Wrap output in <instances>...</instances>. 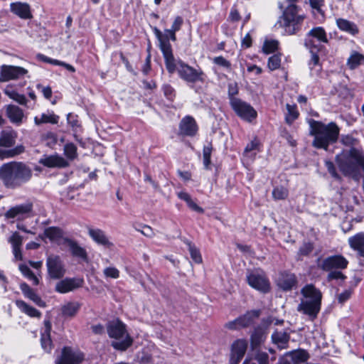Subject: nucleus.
<instances>
[{
	"label": "nucleus",
	"instance_id": "obj_39",
	"mask_svg": "<svg viewBox=\"0 0 364 364\" xmlns=\"http://www.w3.org/2000/svg\"><path fill=\"white\" fill-rule=\"evenodd\" d=\"M44 235L51 242L58 243L63 237V231L60 228L49 227L45 230Z\"/></svg>",
	"mask_w": 364,
	"mask_h": 364
},
{
	"label": "nucleus",
	"instance_id": "obj_55",
	"mask_svg": "<svg viewBox=\"0 0 364 364\" xmlns=\"http://www.w3.org/2000/svg\"><path fill=\"white\" fill-rule=\"evenodd\" d=\"M23 149L22 146L16 147L14 149H10L8 151H4L1 149V159L4 158L13 157V156L21 153L23 151Z\"/></svg>",
	"mask_w": 364,
	"mask_h": 364
},
{
	"label": "nucleus",
	"instance_id": "obj_1",
	"mask_svg": "<svg viewBox=\"0 0 364 364\" xmlns=\"http://www.w3.org/2000/svg\"><path fill=\"white\" fill-rule=\"evenodd\" d=\"M309 125L310 133L314 136L313 146L316 148L326 150L329 144L338 140L340 129L335 122H331L326 124L312 119L309 122Z\"/></svg>",
	"mask_w": 364,
	"mask_h": 364
},
{
	"label": "nucleus",
	"instance_id": "obj_43",
	"mask_svg": "<svg viewBox=\"0 0 364 364\" xmlns=\"http://www.w3.org/2000/svg\"><path fill=\"white\" fill-rule=\"evenodd\" d=\"M287 113L286 114V122L288 124H291L298 117L299 112L295 105H287Z\"/></svg>",
	"mask_w": 364,
	"mask_h": 364
},
{
	"label": "nucleus",
	"instance_id": "obj_4",
	"mask_svg": "<svg viewBox=\"0 0 364 364\" xmlns=\"http://www.w3.org/2000/svg\"><path fill=\"white\" fill-rule=\"evenodd\" d=\"M31 177V170L21 162H10L1 166V178L7 187H16Z\"/></svg>",
	"mask_w": 364,
	"mask_h": 364
},
{
	"label": "nucleus",
	"instance_id": "obj_37",
	"mask_svg": "<svg viewBox=\"0 0 364 364\" xmlns=\"http://www.w3.org/2000/svg\"><path fill=\"white\" fill-rule=\"evenodd\" d=\"M319 48H311V49H309L311 53V58L309 63V66L311 70V74L312 75H318L321 71V65H319V58L316 54V51L318 50Z\"/></svg>",
	"mask_w": 364,
	"mask_h": 364
},
{
	"label": "nucleus",
	"instance_id": "obj_20",
	"mask_svg": "<svg viewBox=\"0 0 364 364\" xmlns=\"http://www.w3.org/2000/svg\"><path fill=\"white\" fill-rule=\"evenodd\" d=\"M198 132L196 120L190 116L182 119L179 124V134L183 136H193Z\"/></svg>",
	"mask_w": 364,
	"mask_h": 364
},
{
	"label": "nucleus",
	"instance_id": "obj_56",
	"mask_svg": "<svg viewBox=\"0 0 364 364\" xmlns=\"http://www.w3.org/2000/svg\"><path fill=\"white\" fill-rule=\"evenodd\" d=\"M314 249V246L310 242L304 243L299 250V255L301 256H306L309 255Z\"/></svg>",
	"mask_w": 364,
	"mask_h": 364
},
{
	"label": "nucleus",
	"instance_id": "obj_35",
	"mask_svg": "<svg viewBox=\"0 0 364 364\" xmlns=\"http://www.w3.org/2000/svg\"><path fill=\"white\" fill-rule=\"evenodd\" d=\"M16 305L22 313L30 317L39 318L41 316V313L38 310L28 305L22 300L16 301Z\"/></svg>",
	"mask_w": 364,
	"mask_h": 364
},
{
	"label": "nucleus",
	"instance_id": "obj_19",
	"mask_svg": "<svg viewBox=\"0 0 364 364\" xmlns=\"http://www.w3.org/2000/svg\"><path fill=\"white\" fill-rule=\"evenodd\" d=\"M83 284V279L80 278H65L56 284L55 290L61 294L73 291Z\"/></svg>",
	"mask_w": 364,
	"mask_h": 364
},
{
	"label": "nucleus",
	"instance_id": "obj_41",
	"mask_svg": "<svg viewBox=\"0 0 364 364\" xmlns=\"http://www.w3.org/2000/svg\"><path fill=\"white\" fill-rule=\"evenodd\" d=\"M19 270L26 278L32 282L33 285H38L39 284L38 278L33 274V272L26 264H20Z\"/></svg>",
	"mask_w": 364,
	"mask_h": 364
},
{
	"label": "nucleus",
	"instance_id": "obj_59",
	"mask_svg": "<svg viewBox=\"0 0 364 364\" xmlns=\"http://www.w3.org/2000/svg\"><path fill=\"white\" fill-rule=\"evenodd\" d=\"M183 23V18L179 16H176L174 18V21L171 25V31H173L175 33H176L177 31H178L181 29Z\"/></svg>",
	"mask_w": 364,
	"mask_h": 364
},
{
	"label": "nucleus",
	"instance_id": "obj_46",
	"mask_svg": "<svg viewBox=\"0 0 364 364\" xmlns=\"http://www.w3.org/2000/svg\"><path fill=\"white\" fill-rule=\"evenodd\" d=\"M289 191L283 186H278L273 189L272 196L274 200H284L287 198Z\"/></svg>",
	"mask_w": 364,
	"mask_h": 364
},
{
	"label": "nucleus",
	"instance_id": "obj_10",
	"mask_svg": "<svg viewBox=\"0 0 364 364\" xmlns=\"http://www.w3.org/2000/svg\"><path fill=\"white\" fill-rule=\"evenodd\" d=\"M46 267L49 277L53 279L63 277L66 272L65 264L58 255H48L46 259Z\"/></svg>",
	"mask_w": 364,
	"mask_h": 364
},
{
	"label": "nucleus",
	"instance_id": "obj_17",
	"mask_svg": "<svg viewBox=\"0 0 364 364\" xmlns=\"http://www.w3.org/2000/svg\"><path fill=\"white\" fill-rule=\"evenodd\" d=\"M28 70L22 67L1 65V81L17 80L27 74Z\"/></svg>",
	"mask_w": 364,
	"mask_h": 364
},
{
	"label": "nucleus",
	"instance_id": "obj_14",
	"mask_svg": "<svg viewBox=\"0 0 364 364\" xmlns=\"http://www.w3.org/2000/svg\"><path fill=\"white\" fill-rule=\"evenodd\" d=\"M259 314L260 311L259 310L247 311L245 315L227 323L225 327L232 330L247 327L250 326L255 318H258Z\"/></svg>",
	"mask_w": 364,
	"mask_h": 364
},
{
	"label": "nucleus",
	"instance_id": "obj_64",
	"mask_svg": "<svg viewBox=\"0 0 364 364\" xmlns=\"http://www.w3.org/2000/svg\"><path fill=\"white\" fill-rule=\"evenodd\" d=\"M328 279H344L345 276L338 271L331 272L328 275Z\"/></svg>",
	"mask_w": 364,
	"mask_h": 364
},
{
	"label": "nucleus",
	"instance_id": "obj_29",
	"mask_svg": "<svg viewBox=\"0 0 364 364\" xmlns=\"http://www.w3.org/2000/svg\"><path fill=\"white\" fill-rule=\"evenodd\" d=\"M267 327L262 324V326H258L255 328L251 335V346L253 348L260 346L267 338Z\"/></svg>",
	"mask_w": 364,
	"mask_h": 364
},
{
	"label": "nucleus",
	"instance_id": "obj_32",
	"mask_svg": "<svg viewBox=\"0 0 364 364\" xmlns=\"http://www.w3.org/2000/svg\"><path fill=\"white\" fill-rule=\"evenodd\" d=\"M58 116L55 115L53 112L48 111L47 112L42 113L38 116H36L34 117V123L36 126L48 123L56 124L58 122Z\"/></svg>",
	"mask_w": 364,
	"mask_h": 364
},
{
	"label": "nucleus",
	"instance_id": "obj_11",
	"mask_svg": "<svg viewBox=\"0 0 364 364\" xmlns=\"http://www.w3.org/2000/svg\"><path fill=\"white\" fill-rule=\"evenodd\" d=\"M33 203L26 202L11 208L4 214L6 219H16L22 220L33 216Z\"/></svg>",
	"mask_w": 364,
	"mask_h": 364
},
{
	"label": "nucleus",
	"instance_id": "obj_13",
	"mask_svg": "<svg viewBox=\"0 0 364 364\" xmlns=\"http://www.w3.org/2000/svg\"><path fill=\"white\" fill-rule=\"evenodd\" d=\"M327 35L322 27H316L312 28L307 34L305 46L308 49L311 48H319L321 43H327Z\"/></svg>",
	"mask_w": 364,
	"mask_h": 364
},
{
	"label": "nucleus",
	"instance_id": "obj_40",
	"mask_svg": "<svg viewBox=\"0 0 364 364\" xmlns=\"http://www.w3.org/2000/svg\"><path fill=\"white\" fill-rule=\"evenodd\" d=\"M16 133L14 130L1 132V146L10 147L14 144Z\"/></svg>",
	"mask_w": 364,
	"mask_h": 364
},
{
	"label": "nucleus",
	"instance_id": "obj_15",
	"mask_svg": "<svg viewBox=\"0 0 364 364\" xmlns=\"http://www.w3.org/2000/svg\"><path fill=\"white\" fill-rule=\"evenodd\" d=\"M247 348V342L245 339H237L231 345L230 364H238Z\"/></svg>",
	"mask_w": 364,
	"mask_h": 364
},
{
	"label": "nucleus",
	"instance_id": "obj_6",
	"mask_svg": "<svg viewBox=\"0 0 364 364\" xmlns=\"http://www.w3.org/2000/svg\"><path fill=\"white\" fill-rule=\"evenodd\" d=\"M153 31L159 41V46L164 58L166 68L167 70L173 72L174 70V56L170 40L172 41H176V33L171 31V28H166L164 30V32L162 33L156 27L153 28Z\"/></svg>",
	"mask_w": 364,
	"mask_h": 364
},
{
	"label": "nucleus",
	"instance_id": "obj_63",
	"mask_svg": "<svg viewBox=\"0 0 364 364\" xmlns=\"http://www.w3.org/2000/svg\"><path fill=\"white\" fill-rule=\"evenodd\" d=\"M241 46L245 48H250L252 46V37L250 33H247L242 39Z\"/></svg>",
	"mask_w": 364,
	"mask_h": 364
},
{
	"label": "nucleus",
	"instance_id": "obj_44",
	"mask_svg": "<svg viewBox=\"0 0 364 364\" xmlns=\"http://www.w3.org/2000/svg\"><path fill=\"white\" fill-rule=\"evenodd\" d=\"M65 156L70 160H74L77 156V147L73 143H68L64 146Z\"/></svg>",
	"mask_w": 364,
	"mask_h": 364
},
{
	"label": "nucleus",
	"instance_id": "obj_2",
	"mask_svg": "<svg viewBox=\"0 0 364 364\" xmlns=\"http://www.w3.org/2000/svg\"><path fill=\"white\" fill-rule=\"evenodd\" d=\"M279 8L282 11V14L277 24L284 28L289 35L296 33L301 28L306 18L305 14L301 13V9L298 6H284L279 4Z\"/></svg>",
	"mask_w": 364,
	"mask_h": 364
},
{
	"label": "nucleus",
	"instance_id": "obj_28",
	"mask_svg": "<svg viewBox=\"0 0 364 364\" xmlns=\"http://www.w3.org/2000/svg\"><path fill=\"white\" fill-rule=\"evenodd\" d=\"M350 247L364 257V232H360L348 238Z\"/></svg>",
	"mask_w": 364,
	"mask_h": 364
},
{
	"label": "nucleus",
	"instance_id": "obj_47",
	"mask_svg": "<svg viewBox=\"0 0 364 364\" xmlns=\"http://www.w3.org/2000/svg\"><path fill=\"white\" fill-rule=\"evenodd\" d=\"M212 154V146L211 145H207L203 147V165L205 169H210V158Z\"/></svg>",
	"mask_w": 364,
	"mask_h": 364
},
{
	"label": "nucleus",
	"instance_id": "obj_49",
	"mask_svg": "<svg viewBox=\"0 0 364 364\" xmlns=\"http://www.w3.org/2000/svg\"><path fill=\"white\" fill-rule=\"evenodd\" d=\"M341 142L345 146L350 147L349 149H346V151H349V150H350L352 149H354L353 146L357 144L358 141L355 138H353L352 136H350V135H344V136H343L341 137ZM355 149H356V148H355ZM357 150L360 151L363 154L362 150L358 149H357ZM343 151H345V150H343L341 152V154ZM339 154H341V153Z\"/></svg>",
	"mask_w": 364,
	"mask_h": 364
},
{
	"label": "nucleus",
	"instance_id": "obj_53",
	"mask_svg": "<svg viewBox=\"0 0 364 364\" xmlns=\"http://www.w3.org/2000/svg\"><path fill=\"white\" fill-rule=\"evenodd\" d=\"M213 62L220 66V67H222L223 68H225L227 70H230L231 68V63L230 61H228V60H226L225 58H223V56H218V57H215L213 60Z\"/></svg>",
	"mask_w": 364,
	"mask_h": 364
},
{
	"label": "nucleus",
	"instance_id": "obj_54",
	"mask_svg": "<svg viewBox=\"0 0 364 364\" xmlns=\"http://www.w3.org/2000/svg\"><path fill=\"white\" fill-rule=\"evenodd\" d=\"M22 241V237L17 232H14L9 239V242L11 244L12 248L21 247Z\"/></svg>",
	"mask_w": 364,
	"mask_h": 364
},
{
	"label": "nucleus",
	"instance_id": "obj_31",
	"mask_svg": "<svg viewBox=\"0 0 364 364\" xmlns=\"http://www.w3.org/2000/svg\"><path fill=\"white\" fill-rule=\"evenodd\" d=\"M20 289L23 295L28 299L33 301L38 306L44 307L46 306L45 302L41 299V297L27 284L26 283H21L20 284Z\"/></svg>",
	"mask_w": 364,
	"mask_h": 364
},
{
	"label": "nucleus",
	"instance_id": "obj_58",
	"mask_svg": "<svg viewBox=\"0 0 364 364\" xmlns=\"http://www.w3.org/2000/svg\"><path fill=\"white\" fill-rule=\"evenodd\" d=\"M162 90L164 91V95L168 99L172 100L175 96V90L174 89L168 84H165L162 87Z\"/></svg>",
	"mask_w": 364,
	"mask_h": 364
},
{
	"label": "nucleus",
	"instance_id": "obj_16",
	"mask_svg": "<svg viewBox=\"0 0 364 364\" xmlns=\"http://www.w3.org/2000/svg\"><path fill=\"white\" fill-rule=\"evenodd\" d=\"M262 144L257 138H254L245 148L242 156L243 163H252L257 154L262 151Z\"/></svg>",
	"mask_w": 364,
	"mask_h": 364
},
{
	"label": "nucleus",
	"instance_id": "obj_48",
	"mask_svg": "<svg viewBox=\"0 0 364 364\" xmlns=\"http://www.w3.org/2000/svg\"><path fill=\"white\" fill-rule=\"evenodd\" d=\"M188 250L192 259L197 264H200L203 261L202 256L199 250L191 242H188Z\"/></svg>",
	"mask_w": 364,
	"mask_h": 364
},
{
	"label": "nucleus",
	"instance_id": "obj_62",
	"mask_svg": "<svg viewBox=\"0 0 364 364\" xmlns=\"http://www.w3.org/2000/svg\"><path fill=\"white\" fill-rule=\"evenodd\" d=\"M68 124L77 132V129L80 127V124L76 117L71 113H69L67 116Z\"/></svg>",
	"mask_w": 364,
	"mask_h": 364
},
{
	"label": "nucleus",
	"instance_id": "obj_38",
	"mask_svg": "<svg viewBox=\"0 0 364 364\" xmlns=\"http://www.w3.org/2000/svg\"><path fill=\"white\" fill-rule=\"evenodd\" d=\"M364 62V55L358 51H352L347 60V66L350 70H355Z\"/></svg>",
	"mask_w": 364,
	"mask_h": 364
},
{
	"label": "nucleus",
	"instance_id": "obj_22",
	"mask_svg": "<svg viewBox=\"0 0 364 364\" xmlns=\"http://www.w3.org/2000/svg\"><path fill=\"white\" fill-rule=\"evenodd\" d=\"M51 323L48 320L44 321V326L41 332V345L46 353H50L53 349V342L50 338Z\"/></svg>",
	"mask_w": 364,
	"mask_h": 364
},
{
	"label": "nucleus",
	"instance_id": "obj_45",
	"mask_svg": "<svg viewBox=\"0 0 364 364\" xmlns=\"http://www.w3.org/2000/svg\"><path fill=\"white\" fill-rule=\"evenodd\" d=\"M279 46V41L274 39L266 40L264 42L262 50L264 53L269 54L277 50Z\"/></svg>",
	"mask_w": 364,
	"mask_h": 364
},
{
	"label": "nucleus",
	"instance_id": "obj_34",
	"mask_svg": "<svg viewBox=\"0 0 364 364\" xmlns=\"http://www.w3.org/2000/svg\"><path fill=\"white\" fill-rule=\"evenodd\" d=\"M4 92L9 98L16 101V102L21 105H26L27 104L28 100L26 96L24 95L19 94L11 85H7L4 88Z\"/></svg>",
	"mask_w": 364,
	"mask_h": 364
},
{
	"label": "nucleus",
	"instance_id": "obj_12",
	"mask_svg": "<svg viewBox=\"0 0 364 364\" xmlns=\"http://www.w3.org/2000/svg\"><path fill=\"white\" fill-rule=\"evenodd\" d=\"M84 359V354L70 347H64L61 355L55 360V364H80Z\"/></svg>",
	"mask_w": 364,
	"mask_h": 364
},
{
	"label": "nucleus",
	"instance_id": "obj_57",
	"mask_svg": "<svg viewBox=\"0 0 364 364\" xmlns=\"http://www.w3.org/2000/svg\"><path fill=\"white\" fill-rule=\"evenodd\" d=\"M326 167L329 172V173L331 175V176L336 179H340V176L338 173L336 171V167L333 164V163L331 161H325Z\"/></svg>",
	"mask_w": 364,
	"mask_h": 364
},
{
	"label": "nucleus",
	"instance_id": "obj_23",
	"mask_svg": "<svg viewBox=\"0 0 364 364\" xmlns=\"http://www.w3.org/2000/svg\"><path fill=\"white\" fill-rule=\"evenodd\" d=\"M6 114L10 122L17 126L23 123L25 117L23 109L14 105H9L6 107Z\"/></svg>",
	"mask_w": 364,
	"mask_h": 364
},
{
	"label": "nucleus",
	"instance_id": "obj_30",
	"mask_svg": "<svg viewBox=\"0 0 364 364\" xmlns=\"http://www.w3.org/2000/svg\"><path fill=\"white\" fill-rule=\"evenodd\" d=\"M64 241L74 257L82 259V260H87V255L86 250L80 246L77 242L69 238H65Z\"/></svg>",
	"mask_w": 364,
	"mask_h": 364
},
{
	"label": "nucleus",
	"instance_id": "obj_7",
	"mask_svg": "<svg viewBox=\"0 0 364 364\" xmlns=\"http://www.w3.org/2000/svg\"><path fill=\"white\" fill-rule=\"evenodd\" d=\"M173 65L174 70L173 72H170L169 70H168V72L170 74H173L177 71L179 77L188 84L205 82L206 76L200 68L196 69L181 60H176L175 58Z\"/></svg>",
	"mask_w": 364,
	"mask_h": 364
},
{
	"label": "nucleus",
	"instance_id": "obj_25",
	"mask_svg": "<svg viewBox=\"0 0 364 364\" xmlns=\"http://www.w3.org/2000/svg\"><path fill=\"white\" fill-rule=\"evenodd\" d=\"M88 235L97 244L105 247H111L113 243L109 241L105 232L99 228H89Z\"/></svg>",
	"mask_w": 364,
	"mask_h": 364
},
{
	"label": "nucleus",
	"instance_id": "obj_36",
	"mask_svg": "<svg viewBox=\"0 0 364 364\" xmlns=\"http://www.w3.org/2000/svg\"><path fill=\"white\" fill-rule=\"evenodd\" d=\"M36 58L40 61H43V62L47 63L54 65L63 66L65 69H67L68 71H70V73L75 72V68L72 65L68 64L63 61L50 58L43 54L38 53L36 55Z\"/></svg>",
	"mask_w": 364,
	"mask_h": 364
},
{
	"label": "nucleus",
	"instance_id": "obj_21",
	"mask_svg": "<svg viewBox=\"0 0 364 364\" xmlns=\"http://www.w3.org/2000/svg\"><path fill=\"white\" fill-rule=\"evenodd\" d=\"M39 163L48 168H65L68 166V162L58 154L44 156Z\"/></svg>",
	"mask_w": 364,
	"mask_h": 364
},
{
	"label": "nucleus",
	"instance_id": "obj_27",
	"mask_svg": "<svg viewBox=\"0 0 364 364\" xmlns=\"http://www.w3.org/2000/svg\"><path fill=\"white\" fill-rule=\"evenodd\" d=\"M336 26L343 32L347 33L351 36H356L359 33L358 26L353 21L348 19L338 18L336 21Z\"/></svg>",
	"mask_w": 364,
	"mask_h": 364
},
{
	"label": "nucleus",
	"instance_id": "obj_3",
	"mask_svg": "<svg viewBox=\"0 0 364 364\" xmlns=\"http://www.w3.org/2000/svg\"><path fill=\"white\" fill-rule=\"evenodd\" d=\"M302 299L297 310L314 319L321 310V292L312 284H306L301 290Z\"/></svg>",
	"mask_w": 364,
	"mask_h": 364
},
{
	"label": "nucleus",
	"instance_id": "obj_8",
	"mask_svg": "<svg viewBox=\"0 0 364 364\" xmlns=\"http://www.w3.org/2000/svg\"><path fill=\"white\" fill-rule=\"evenodd\" d=\"M246 280L253 289L267 293L270 290V283L265 273L261 269L250 270L247 272Z\"/></svg>",
	"mask_w": 364,
	"mask_h": 364
},
{
	"label": "nucleus",
	"instance_id": "obj_52",
	"mask_svg": "<svg viewBox=\"0 0 364 364\" xmlns=\"http://www.w3.org/2000/svg\"><path fill=\"white\" fill-rule=\"evenodd\" d=\"M103 274L106 278L118 279L119 277V271L114 267H108L103 270Z\"/></svg>",
	"mask_w": 364,
	"mask_h": 364
},
{
	"label": "nucleus",
	"instance_id": "obj_18",
	"mask_svg": "<svg viewBox=\"0 0 364 364\" xmlns=\"http://www.w3.org/2000/svg\"><path fill=\"white\" fill-rule=\"evenodd\" d=\"M348 264V260L343 256L338 255L324 259L321 267L323 270L330 271L332 269H345Z\"/></svg>",
	"mask_w": 364,
	"mask_h": 364
},
{
	"label": "nucleus",
	"instance_id": "obj_26",
	"mask_svg": "<svg viewBox=\"0 0 364 364\" xmlns=\"http://www.w3.org/2000/svg\"><path fill=\"white\" fill-rule=\"evenodd\" d=\"M296 283V279L295 275L289 272H281L277 278L278 287L284 291L291 289Z\"/></svg>",
	"mask_w": 364,
	"mask_h": 364
},
{
	"label": "nucleus",
	"instance_id": "obj_51",
	"mask_svg": "<svg viewBox=\"0 0 364 364\" xmlns=\"http://www.w3.org/2000/svg\"><path fill=\"white\" fill-rule=\"evenodd\" d=\"M268 68L271 70L278 69L281 65V58L278 55H273L268 59Z\"/></svg>",
	"mask_w": 364,
	"mask_h": 364
},
{
	"label": "nucleus",
	"instance_id": "obj_42",
	"mask_svg": "<svg viewBox=\"0 0 364 364\" xmlns=\"http://www.w3.org/2000/svg\"><path fill=\"white\" fill-rule=\"evenodd\" d=\"M80 309V304L77 302H70L62 307V313L65 316H73Z\"/></svg>",
	"mask_w": 364,
	"mask_h": 364
},
{
	"label": "nucleus",
	"instance_id": "obj_9",
	"mask_svg": "<svg viewBox=\"0 0 364 364\" xmlns=\"http://www.w3.org/2000/svg\"><path fill=\"white\" fill-rule=\"evenodd\" d=\"M230 105L238 117L248 122H251L257 116L256 110L250 104L238 98L232 97Z\"/></svg>",
	"mask_w": 364,
	"mask_h": 364
},
{
	"label": "nucleus",
	"instance_id": "obj_50",
	"mask_svg": "<svg viewBox=\"0 0 364 364\" xmlns=\"http://www.w3.org/2000/svg\"><path fill=\"white\" fill-rule=\"evenodd\" d=\"M291 354H292V359L296 363L305 362L309 358V353L304 350H299L296 351H293L291 353Z\"/></svg>",
	"mask_w": 364,
	"mask_h": 364
},
{
	"label": "nucleus",
	"instance_id": "obj_5",
	"mask_svg": "<svg viewBox=\"0 0 364 364\" xmlns=\"http://www.w3.org/2000/svg\"><path fill=\"white\" fill-rule=\"evenodd\" d=\"M107 332L112 339V346L118 350H125L130 347L133 340L128 333L126 326L118 319L112 320L107 323Z\"/></svg>",
	"mask_w": 364,
	"mask_h": 364
},
{
	"label": "nucleus",
	"instance_id": "obj_61",
	"mask_svg": "<svg viewBox=\"0 0 364 364\" xmlns=\"http://www.w3.org/2000/svg\"><path fill=\"white\" fill-rule=\"evenodd\" d=\"M259 364H269V355L264 352H259L255 356Z\"/></svg>",
	"mask_w": 364,
	"mask_h": 364
},
{
	"label": "nucleus",
	"instance_id": "obj_33",
	"mask_svg": "<svg viewBox=\"0 0 364 364\" xmlns=\"http://www.w3.org/2000/svg\"><path fill=\"white\" fill-rule=\"evenodd\" d=\"M289 335L284 331H275L272 335V342L277 346L279 349H285L288 347Z\"/></svg>",
	"mask_w": 364,
	"mask_h": 364
},
{
	"label": "nucleus",
	"instance_id": "obj_60",
	"mask_svg": "<svg viewBox=\"0 0 364 364\" xmlns=\"http://www.w3.org/2000/svg\"><path fill=\"white\" fill-rule=\"evenodd\" d=\"M38 90H41L45 98L50 100L52 96V90L50 86L43 87L41 84L36 85Z\"/></svg>",
	"mask_w": 364,
	"mask_h": 364
},
{
	"label": "nucleus",
	"instance_id": "obj_24",
	"mask_svg": "<svg viewBox=\"0 0 364 364\" xmlns=\"http://www.w3.org/2000/svg\"><path fill=\"white\" fill-rule=\"evenodd\" d=\"M11 11L23 19H29L32 17L31 7L28 4L17 1L10 4Z\"/></svg>",
	"mask_w": 364,
	"mask_h": 364
}]
</instances>
